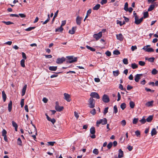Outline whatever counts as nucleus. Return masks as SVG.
I'll return each mask as SVG.
<instances>
[{
    "label": "nucleus",
    "instance_id": "bf43d9fd",
    "mask_svg": "<svg viewBox=\"0 0 158 158\" xmlns=\"http://www.w3.org/2000/svg\"><path fill=\"white\" fill-rule=\"evenodd\" d=\"M20 105L21 107H23L24 105V99H22L20 102Z\"/></svg>",
    "mask_w": 158,
    "mask_h": 158
},
{
    "label": "nucleus",
    "instance_id": "37998d69",
    "mask_svg": "<svg viewBox=\"0 0 158 158\" xmlns=\"http://www.w3.org/2000/svg\"><path fill=\"white\" fill-rule=\"evenodd\" d=\"M50 18L49 17V15H48V18L43 23V24H45L47 23L50 20Z\"/></svg>",
    "mask_w": 158,
    "mask_h": 158
},
{
    "label": "nucleus",
    "instance_id": "7ed1b4c3",
    "mask_svg": "<svg viewBox=\"0 0 158 158\" xmlns=\"http://www.w3.org/2000/svg\"><path fill=\"white\" fill-rule=\"evenodd\" d=\"M66 57L69 60L67 61V63H71L76 62L77 60V57H75L73 58V56H67Z\"/></svg>",
    "mask_w": 158,
    "mask_h": 158
},
{
    "label": "nucleus",
    "instance_id": "2eb2a0df",
    "mask_svg": "<svg viewBox=\"0 0 158 158\" xmlns=\"http://www.w3.org/2000/svg\"><path fill=\"white\" fill-rule=\"evenodd\" d=\"M76 27H73L71 30L69 31V33L71 34H74L76 30Z\"/></svg>",
    "mask_w": 158,
    "mask_h": 158
},
{
    "label": "nucleus",
    "instance_id": "864d4df0",
    "mask_svg": "<svg viewBox=\"0 0 158 158\" xmlns=\"http://www.w3.org/2000/svg\"><path fill=\"white\" fill-rule=\"evenodd\" d=\"M138 120V118H134L132 123L133 124H136L137 123Z\"/></svg>",
    "mask_w": 158,
    "mask_h": 158
},
{
    "label": "nucleus",
    "instance_id": "4be33fe9",
    "mask_svg": "<svg viewBox=\"0 0 158 158\" xmlns=\"http://www.w3.org/2000/svg\"><path fill=\"white\" fill-rule=\"evenodd\" d=\"M57 69V66H50L49 67V69L50 71H55Z\"/></svg>",
    "mask_w": 158,
    "mask_h": 158
},
{
    "label": "nucleus",
    "instance_id": "0eeeda50",
    "mask_svg": "<svg viewBox=\"0 0 158 158\" xmlns=\"http://www.w3.org/2000/svg\"><path fill=\"white\" fill-rule=\"evenodd\" d=\"M135 23L136 25L140 24L143 21V18H141L140 19H139V17H136L135 19Z\"/></svg>",
    "mask_w": 158,
    "mask_h": 158
},
{
    "label": "nucleus",
    "instance_id": "0e129e2a",
    "mask_svg": "<svg viewBox=\"0 0 158 158\" xmlns=\"http://www.w3.org/2000/svg\"><path fill=\"white\" fill-rule=\"evenodd\" d=\"M90 113L93 115L95 114L96 113L95 109H93L92 110L90 111Z\"/></svg>",
    "mask_w": 158,
    "mask_h": 158
},
{
    "label": "nucleus",
    "instance_id": "f03ea898",
    "mask_svg": "<svg viewBox=\"0 0 158 158\" xmlns=\"http://www.w3.org/2000/svg\"><path fill=\"white\" fill-rule=\"evenodd\" d=\"M88 106L90 108H93L95 106V101L92 98H90L88 101Z\"/></svg>",
    "mask_w": 158,
    "mask_h": 158
},
{
    "label": "nucleus",
    "instance_id": "ddd939ff",
    "mask_svg": "<svg viewBox=\"0 0 158 158\" xmlns=\"http://www.w3.org/2000/svg\"><path fill=\"white\" fill-rule=\"evenodd\" d=\"M117 39L120 41H123L124 39V37L122 34L121 33L116 35Z\"/></svg>",
    "mask_w": 158,
    "mask_h": 158
},
{
    "label": "nucleus",
    "instance_id": "39448f33",
    "mask_svg": "<svg viewBox=\"0 0 158 158\" xmlns=\"http://www.w3.org/2000/svg\"><path fill=\"white\" fill-rule=\"evenodd\" d=\"M91 98H96L98 99L100 98V97L99 94L96 92H93L91 93L90 94Z\"/></svg>",
    "mask_w": 158,
    "mask_h": 158
},
{
    "label": "nucleus",
    "instance_id": "c756f323",
    "mask_svg": "<svg viewBox=\"0 0 158 158\" xmlns=\"http://www.w3.org/2000/svg\"><path fill=\"white\" fill-rule=\"evenodd\" d=\"M131 67L132 69H135L138 68V66L135 63H133L131 64Z\"/></svg>",
    "mask_w": 158,
    "mask_h": 158
},
{
    "label": "nucleus",
    "instance_id": "1a4fd4ad",
    "mask_svg": "<svg viewBox=\"0 0 158 158\" xmlns=\"http://www.w3.org/2000/svg\"><path fill=\"white\" fill-rule=\"evenodd\" d=\"M64 99L66 100L68 102H70L71 101L70 98V96L69 94L65 93L64 94Z\"/></svg>",
    "mask_w": 158,
    "mask_h": 158
},
{
    "label": "nucleus",
    "instance_id": "393cba45",
    "mask_svg": "<svg viewBox=\"0 0 158 158\" xmlns=\"http://www.w3.org/2000/svg\"><path fill=\"white\" fill-rule=\"evenodd\" d=\"M90 133L91 134H94L95 133V129L94 127H92L90 129Z\"/></svg>",
    "mask_w": 158,
    "mask_h": 158
},
{
    "label": "nucleus",
    "instance_id": "f704fd0d",
    "mask_svg": "<svg viewBox=\"0 0 158 158\" xmlns=\"http://www.w3.org/2000/svg\"><path fill=\"white\" fill-rule=\"evenodd\" d=\"M120 107L122 110H124L126 107V104L125 103H123L120 105Z\"/></svg>",
    "mask_w": 158,
    "mask_h": 158
},
{
    "label": "nucleus",
    "instance_id": "dca6fc26",
    "mask_svg": "<svg viewBox=\"0 0 158 158\" xmlns=\"http://www.w3.org/2000/svg\"><path fill=\"white\" fill-rule=\"evenodd\" d=\"M143 49L146 52H153L154 51V49L152 48H143Z\"/></svg>",
    "mask_w": 158,
    "mask_h": 158
},
{
    "label": "nucleus",
    "instance_id": "a18cd8bd",
    "mask_svg": "<svg viewBox=\"0 0 158 158\" xmlns=\"http://www.w3.org/2000/svg\"><path fill=\"white\" fill-rule=\"evenodd\" d=\"M93 153L96 154L98 155L99 153V152L98 149H94L93 151Z\"/></svg>",
    "mask_w": 158,
    "mask_h": 158
},
{
    "label": "nucleus",
    "instance_id": "bb28decb",
    "mask_svg": "<svg viewBox=\"0 0 158 158\" xmlns=\"http://www.w3.org/2000/svg\"><path fill=\"white\" fill-rule=\"evenodd\" d=\"M100 7V5L99 4H97L93 7V10H98Z\"/></svg>",
    "mask_w": 158,
    "mask_h": 158
},
{
    "label": "nucleus",
    "instance_id": "69168bd1",
    "mask_svg": "<svg viewBox=\"0 0 158 158\" xmlns=\"http://www.w3.org/2000/svg\"><path fill=\"white\" fill-rule=\"evenodd\" d=\"M145 89L147 92H153L155 91L154 90H151V89L148 88L147 87H146Z\"/></svg>",
    "mask_w": 158,
    "mask_h": 158
},
{
    "label": "nucleus",
    "instance_id": "20e7f679",
    "mask_svg": "<svg viewBox=\"0 0 158 158\" xmlns=\"http://www.w3.org/2000/svg\"><path fill=\"white\" fill-rule=\"evenodd\" d=\"M56 106H55V109L57 111L60 112L63 110L64 109L63 106H60L59 105V103L58 102H56Z\"/></svg>",
    "mask_w": 158,
    "mask_h": 158
},
{
    "label": "nucleus",
    "instance_id": "680f3d73",
    "mask_svg": "<svg viewBox=\"0 0 158 158\" xmlns=\"http://www.w3.org/2000/svg\"><path fill=\"white\" fill-rule=\"evenodd\" d=\"M131 50L132 51H133L137 49V47L136 46H132L131 47Z\"/></svg>",
    "mask_w": 158,
    "mask_h": 158
},
{
    "label": "nucleus",
    "instance_id": "f257e3e1",
    "mask_svg": "<svg viewBox=\"0 0 158 158\" xmlns=\"http://www.w3.org/2000/svg\"><path fill=\"white\" fill-rule=\"evenodd\" d=\"M28 132L30 134H32L31 136L34 139H35L36 138V135H37V132L36 127H35V128L33 130H31Z\"/></svg>",
    "mask_w": 158,
    "mask_h": 158
},
{
    "label": "nucleus",
    "instance_id": "5701e85b",
    "mask_svg": "<svg viewBox=\"0 0 158 158\" xmlns=\"http://www.w3.org/2000/svg\"><path fill=\"white\" fill-rule=\"evenodd\" d=\"M113 73L114 76L116 77L118 76L119 73V72L118 70L113 71Z\"/></svg>",
    "mask_w": 158,
    "mask_h": 158
},
{
    "label": "nucleus",
    "instance_id": "4c0bfd02",
    "mask_svg": "<svg viewBox=\"0 0 158 158\" xmlns=\"http://www.w3.org/2000/svg\"><path fill=\"white\" fill-rule=\"evenodd\" d=\"M20 64L22 67H25V60L24 59H22L20 61Z\"/></svg>",
    "mask_w": 158,
    "mask_h": 158
},
{
    "label": "nucleus",
    "instance_id": "de8ad7c7",
    "mask_svg": "<svg viewBox=\"0 0 158 158\" xmlns=\"http://www.w3.org/2000/svg\"><path fill=\"white\" fill-rule=\"evenodd\" d=\"M120 52H119V51L117 50H114L113 52V54L114 55H118L120 54Z\"/></svg>",
    "mask_w": 158,
    "mask_h": 158
},
{
    "label": "nucleus",
    "instance_id": "473e14b6",
    "mask_svg": "<svg viewBox=\"0 0 158 158\" xmlns=\"http://www.w3.org/2000/svg\"><path fill=\"white\" fill-rule=\"evenodd\" d=\"M2 22L4 23L5 24L7 25H9L10 24H13V23L10 21L6 22L5 21H2Z\"/></svg>",
    "mask_w": 158,
    "mask_h": 158
},
{
    "label": "nucleus",
    "instance_id": "6e6d98bb",
    "mask_svg": "<svg viewBox=\"0 0 158 158\" xmlns=\"http://www.w3.org/2000/svg\"><path fill=\"white\" fill-rule=\"evenodd\" d=\"M135 134L137 137H139L140 135V133L139 131L138 130L136 131L135 132Z\"/></svg>",
    "mask_w": 158,
    "mask_h": 158
},
{
    "label": "nucleus",
    "instance_id": "cd10ccee",
    "mask_svg": "<svg viewBox=\"0 0 158 158\" xmlns=\"http://www.w3.org/2000/svg\"><path fill=\"white\" fill-rule=\"evenodd\" d=\"M155 5L154 4L151 5L148 9V11H150L152 10L155 7Z\"/></svg>",
    "mask_w": 158,
    "mask_h": 158
},
{
    "label": "nucleus",
    "instance_id": "603ef678",
    "mask_svg": "<svg viewBox=\"0 0 158 158\" xmlns=\"http://www.w3.org/2000/svg\"><path fill=\"white\" fill-rule=\"evenodd\" d=\"M139 64L140 66H143L144 65L145 63L143 61H140L139 62Z\"/></svg>",
    "mask_w": 158,
    "mask_h": 158
},
{
    "label": "nucleus",
    "instance_id": "412c9836",
    "mask_svg": "<svg viewBox=\"0 0 158 158\" xmlns=\"http://www.w3.org/2000/svg\"><path fill=\"white\" fill-rule=\"evenodd\" d=\"M153 101L148 102L147 103H146V105L148 107L152 106H153Z\"/></svg>",
    "mask_w": 158,
    "mask_h": 158
},
{
    "label": "nucleus",
    "instance_id": "aec40b11",
    "mask_svg": "<svg viewBox=\"0 0 158 158\" xmlns=\"http://www.w3.org/2000/svg\"><path fill=\"white\" fill-rule=\"evenodd\" d=\"M12 124L14 127H15V131H17V129L18 127V126L17 124L14 121H13L12 122Z\"/></svg>",
    "mask_w": 158,
    "mask_h": 158
},
{
    "label": "nucleus",
    "instance_id": "338daca9",
    "mask_svg": "<svg viewBox=\"0 0 158 158\" xmlns=\"http://www.w3.org/2000/svg\"><path fill=\"white\" fill-rule=\"evenodd\" d=\"M127 148L128 150L129 151H131L132 149H133V147L132 146H131V145H128Z\"/></svg>",
    "mask_w": 158,
    "mask_h": 158
},
{
    "label": "nucleus",
    "instance_id": "4d7b16f0",
    "mask_svg": "<svg viewBox=\"0 0 158 158\" xmlns=\"http://www.w3.org/2000/svg\"><path fill=\"white\" fill-rule=\"evenodd\" d=\"M102 120L101 119H100L99 120H98L96 122V126L98 127L99 126V125L100 124H102Z\"/></svg>",
    "mask_w": 158,
    "mask_h": 158
},
{
    "label": "nucleus",
    "instance_id": "3c124183",
    "mask_svg": "<svg viewBox=\"0 0 158 158\" xmlns=\"http://www.w3.org/2000/svg\"><path fill=\"white\" fill-rule=\"evenodd\" d=\"M155 60L154 57H151L148 59V60L152 63Z\"/></svg>",
    "mask_w": 158,
    "mask_h": 158
},
{
    "label": "nucleus",
    "instance_id": "79ce46f5",
    "mask_svg": "<svg viewBox=\"0 0 158 158\" xmlns=\"http://www.w3.org/2000/svg\"><path fill=\"white\" fill-rule=\"evenodd\" d=\"M157 71L155 69H153L152 71V73L153 75H156L157 73Z\"/></svg>",
    "mask_w": 158,
    "mask_h": 158
},
{
    "label": "nucleus",
    "instance_id": "13d9d810",
    "mask_svg": "<svg viewBox=\"0 0 158 158\" xmlns=\"http://www.w3.org/2000/svg\"><path fill=\"white\" fill-rule=\"evenodd\" d=\"M146 120L144 118H142L141 119L139 120V122H140L142 124H144L146 122Z\"/></svg>",
    "mask_w": 158,
    "mask_h": 158
},
{
    "label": "nucleus",
    "instance_id": "e433bc0d",
    "mask_svg": "<svg viewBox=\"0 0 158 158\" xmlns=\"http://www.w3.org/2000/svg\"><path fill=\"white\" fill-rule=\"evenodd\" d=\"M124 9L126 11L128 10V3L127 2L125 3Z\"/></svg>",
    "mask_w": 158,
    "mask_h": 158
},
{
    "label": "nucleus",
    "instance_id": "4468645a",
    "mask_svg": "<svg viewBox=\"0 0 158 158\" xmlns=\"http://www.w3.org/2000/svg\"><path fill=\"white\" fill-rule=\"evenodd\" d=\"M82 19V18L77 16L76 18V21L77 24L78 25H80L81 24V20Z\"/></svg>",
    "mask_w": 158,
    "mask_h": 158
},
{
    "label": "nucleus",
    "instance_id": "6ab92c4d",
    "mask_svg": "<svg viewBox=\"0 0 158 158\" xmlns=\"http://www.w3.org/2000/svg\"><path fill=\"white\" fill-rule=\"evenodd\" d=\"M27 87V85H24V86H23V88L22 90V96H24L25 94Z\"/></svg>",
    "mask_w": 158,
    "mask_h": 158
},
{
    "label": "nucleus",
    "instance_id": "9b49d317",
    "mask_svg": "<svg viewBox=\"0 0 158 158\" xmlns=\"http://www.w3.org/2000/svg\"><path fill=\"white\" fill-rule=\"evenodd\" d=\"M118 157H116L115 158H121L124 156V152L121 149L118 150Z\"/></svg>",
    "mask_w": 158,
    "mask_h": 158
},
{
    "label": "nucleus",
    "instance_id": "58836bf2",
    "mask_svg": "<svg viewBox=\"0 0 158 158\" xmlns=\"http://www.w3.org/2000/svg\"><path fill=\"white\" fill-rule=\"evenodd\" d=\"M63 28L62 27H61V26H60V27H59V28L56 29L55 30V31L56 32H57V31L61 32L62 31H63Z\"/></svg>",
    "mask_w": 158,
    "mask_h": 158
},
{
    "label": "nucleus",
    "instance_id": "f8f14e48",
    "mask_svg": "<svg viewBox=\"0 0 158 158\" xmlns=\"http://www.w3.org/2000/svg\"><path fill=\"white\" fill-rule=\"evenodd\" d=\"M143 76L142 74H137L135 76V80L136 82H138L139 81L140 77Z\"/></svg>",
    "mask_w": 158,
    "mask_h": 158
},
{
    "label": "nucleus",
    "instance_id": "e2e57ef3",
    "mask_svg": "<svg viewBox=\"0 0 158 158\" xmlns=\"http://www.w3.org/2000/svg\"><path fill=\"white\" fill-rule=\"evenodd\" d=\"M108 107L105 108L103 112V114H106L108 112Z\"/></svg>",
    "mask_w": 158,
    "mask_h": 158
},
{
    "label": "nucleus",
    "instance_id": "5fc2aeb1",
    "mask_svg": "<svg viewBox=\"0 0 158 158\" xmlns=\"http://www.w3.org/2000/svg\"><path fill=\"white\" fill-rule=\"evenodd\" d=\"M119 88L120 89H121L122 90H124V91H126L127 92L126 90V89H123V85L121 84H120L119 85Z\"/></svg>",
    "mask_w": 158,
    "mask_h": 158
},
{
    "label": "nucleus",
    "instance_id": "7c9ffc66",
    "mask_svg": "<svg viewBox=\"0 0 158 158\" xmlns=\"http://www.w3.org/2000/svg\"><path fill=\"white\" fill-rule=\"evenodd\" d=\"M102 120V125H105L107 123V120L105 118H104L102 119H101Z\"/></svg>",
    "mask_w": 158,
    "mask_h": 158
},
{
    "label": "nucleus",
    "instance_id": "9d476101",
    "mask_svg": "<svg viewBox=\"0 0 158 158\" xmlns=\"http://www.w3.org/2000/svg\"><path fill=\"white\" fill-rule=\"evenodd\" d=\"M65 58L64 57H62L61 58H59L57 59L56 63L58 64H61L65 61Z\"/></svg>",
    "mask_w": 158,
    "mask_h": 158
},
{
    "label": "nucleus",
    "instance_id": "052dcab7",
    "mask_svg": "<svg viewBox=\"0 0 158 158\" xmlns=\"http://www.w3.org/2000/svg\"><path fill=\"white\" fill-rule=\"evenodd\" d=\"M48 121L51 122L53 124H54V123L56 122V120L54 118L51 119V118H50L49 120Z\"/></svg>",
    "mask_w": 158,
    "mask_h": 158
},
{
    "label": "nucleus",
    "instance_id": "2f4dec72",
    "mask_svg": "<svg viewBox=\"0 0 158 158\" xmlns=\"http://www.w3.org/2000/svg\"><path fill=\"white\" fill-rule=\"evenodd\" d=\"M17 144L19 146L22 145V141L20 138H19L17 139Z\"/></svg>",
    "mask_w": 158,
    "mask_h": 158
},
{
    "label": "nucleus",
    "instance_id": "ea45409f",
    "mask_svg": "<svg viewBox=\"0 0 158 158\" xmlns=\"http://www.w3.org/2000/svg\"><path fill=\"white\" fill-rule=\"evenodd\" d=\"M35 27H30L25 29V30L27 31H30L34 29L35 28Z\"/></svg>",
    "mask_w": 158,
    "mask_h": 158
},
{
    "label": "nucleus",
    "instance_id": "b1692460",
    "mask_svg": "<svg viewBox=\"0 0 158 158\" xmlns=\"http://www.w3.org/2000/svg\"><path fill=\"white\" fill-rule=\"evenodd\" d=\"M151 133L152 136L157 134V131L155 128H153L152 129Z\"/></svg>",
    "mask_w": 158,
    "mask_h": 158
},
{
    "label": "nucleus",
    "instance_id": "72a5a7b5",
    "mask_svg": "<svg viewBox=\"0 0 158 158\" xmlns=\"http://www.w3.org/2000/svg\"><path fill=\"white\" fill-rule=\"evenodd\" d=\"M86 47L88 49L90 50V51H92L93 52H94L95 51L96 49L94 48H92L88 45H86Z\"/></svg>",
    "mask_w": 158,
    "mask_h": 158
},
{
    "label": "nucleus",
    "instance_id": "49530a36",
    "mask_svg": "<svg viewBox=\"0 0 158 158\" xmlns=\"http://www.w3.org/2000/svg\"><path fill=\"white\" fill-rule=\"evenodd\" d=\"M123 63L125 64H128V60L127 58H124L123 60Z\"/></svg>",
    "mask_w": 158,
    "mask_h": 158
},
{
    "label": "nucleus",
    "instance_id": "f3484780",
    "mask_svg": "<svg viewBox=\"0 0 158 158\" xmlns=\"http://www.w3.org/2000/svg\"><path fill=\"white\" fill-rule=\"evenodd\" d=\"M12 102L11 101H10L8 105V110L9 112H10L12 109Z\"/></svg>",
    "mask_w": 158,
    "mask_h": 158
},
{
    "label": "nucleus",
    "instance_id": "423d86ee",
    "mask_svg": "<svg viewBox=\"0 0 158 158\" xmlns=\"http://www.w3.org/2000/svg\"><path fill=\"white\" fill-rule=\"evenodd\" d=\"M102 35V32H99L97 34H94L93 35V37L97 40L101 37Z\"/></svg>",
    "mask_w": 158,
    "mask_h": 158
},
{
    "label": "nucleus",
    "instance_id": "c9c22d12",
    "mask_svg": "<svg viewBox=\"0 0 158 158\" xmlns=\"http://www.w3.org/2000/svg\"><path fill=\"white\" fill-rule=\"evenodd\" d=\"M130 106L131 108H133L135 106L134 102L133 101H131L129 103Z\"/></svg>",
    "mask_w": 158,
    "mask_h": 158
},
{
    "label": "nucleus",
    "instance_id": "6e6552de",
    "mask_svg": "<svg viewBox=\"0 0 158 158\" xmlns=\"http://www.w3.org/2000/svg\"><path fill=\"white\" fill-rule=\"evenodd\" d=\"M102 101L105 103H108L110 101V99L107 95L104 94L102 97Z\"/></svg>",
    "mask_w": 158,
    "mask_h": 158
},
{
    "label": "nucleus",
    "instance_id": "a878e982",
    "mask_svg": "<svg viewBox=\"0 0 158 158\" xmlns=\"http://www.w3.org/2000/svg\"><path fill=\"white\" fill-rule=\"evenodd\" d=\"M153 119V116L150 115L146 119V120L148 122H151Z\"/></svg>",
    "mask_w": 158,
    "mask_h": 158
},
{
    "label": "nucleus",
    "instance_id": "c85d7f7f",
    "mask_svg": "<svg viewBox=\"0 0 158 158\" xmlns=\"http://www.w3.org/2000/svg\"><path fill=\"white\" fill-rule=\"evenodd\" d=\"M149 16L148 13V11L145 12L143 13V19H145L148 18Z\"/></svg>",
    "mask_w": 158,
    "mask_h": 158
},
{
    "label": "nucleus",
    "instance_id": "c03bdc74",
    "mask_svg": "<svg viewBox=\"0 0 158 158\" xmlns=\"http://www.w3.org/2000/svg\"><path fill=\"white\" fill-rule=\"evenodd\" d=\"M6 134L7 131H6L5 129H3L2 131V136H6Z\"/></svg>",
    "mask_w": 158,
    "mask_h": 158
},
{
    "label": "nucleus",
    "instance_id": "a19ab883",
    "mask_svg": "<svg viewBox=\"0 0 158 158\" xmlns=\"http://www.w3.org/2000/svg\"><path fill=\"white\" fill-rule=\"evenodd\" d=\"M118 108L116 105H115L114 107V112L113 113L115 114L117 113L118 112Z\"/></svg>",
    "mask_w": 158,
    "mask_h": 158
},
{
    "label": "nucleus",
    "instance_id": "09e8293b",
    "mask_svg": "<svg viewBox=\"0 0 158 158\" xmlns=\"http://www.w3.org/2000/svg\"><path fill=\"white\" fill-rule=\"evenodd\" d=\"M121 123L123 127H124L126 124V122L125 120H123L121 122Z\"/></svg>",
    "mask_w": 158,
    "mask_h": 158
},
{
    "label": "nucleus",
    "instance_id": "774afa93",
    "mask_svg": "<svg viewBox=\"0 0 158 158\" xmlns=\"http://www.w3.org/2000/svg\"><path fill=\"white\" fill-rule=\"evenodd\" d=\"M105 54L108 56H110L111 55V53L110 52L108 51H107L106 52Z\"/></svg>",
    "mask_w": 158,
    "mask_h": 158
},
{
    "label": "nucleus",
    "instance_id": "8fccbe9b",
    "mask_svg": "<svg viewBox=\"0 0 158 158\" xmlns=\"http://www.w3.org/2000/svg\"><path fill=\"white\" fill-rule=\"evenodd\" d=\"M112 145H113V144H112V142H110V143H109L108 144V145L107 146L108 148L109 149H110V148H111L112 146Z\"/></svg>",
    "mask_w": 158,
    "mask_h": 158
},
{
    "label": "nucleus",
    "instance_id": "a211bd4d",
    "mask_svg": "<svg viewBox=\"0 0 158 158\" xmlns=\"http://www.w3.org/2000/svg\"><path fill=\"white\" fill-rule=\"evenodd\" d=\"M2 94L3 101L4 102H5L6 99V95L4 91L3 90L2 92Z\"/></svg>",
    "mask_w": 158,
    "mask_h": 158
}]
</instances>
